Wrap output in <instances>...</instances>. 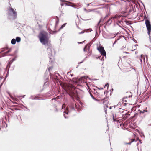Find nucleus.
<instances>
[{
    "label": "nucleus",
    "instance_id": "f257e3e1",
    "mask_svg": "<svg viewBox=\"0 0 151 151\" xmlns=\"http://www.w3.org/2000/svg\"><path fill=\"white\" fill-rule=\"evenodd\" d=\"M62 87L67 93L71 96H75V87L71 84H63Z\"/></svg>",
    "mask_w": 151,
    "mask_h": 151
},
{
    "label": "nucleus",
    "instance_id": "f03ea898",
    "mask_svg": "<svg viewBox=\"0 0 151 151\" xmlns=\"http://www.w3.org/2000/svg\"><path fill=\"white\" fill-rule=\"evenodd\" d=\"M38 37L40 42L42 44H48L49 38L47 33L45 32H41L39 34Z\"/></svg>",
    "mask_w": 151,
    "mask_h": 151
},
{
    "label": "nucleus",
    "instance_id": "7ed1b4c3",
    "mask_svg": "<svg viewBox=\"0 0 151 151\" xmlns=\"http://www.w3.org/2000/svg\"><path fill=\"white\" fill-rule=\"evenodd\" d=\"M8 18L9 19H15L17 17V12L12 8H10L8 12Z\"/></svg>",
    "mask_w": 151,
    "mask_h": 151
},
{
    "label": "nucleus",
    "instance_id": "20e7f679",
    "mask_svg": "<svg viewBox=\"0 0 151 151\" xmlns=\"http://www.w3.org/2000/svg\"><path fill=\"white\" fill-rule=\"evenodd\" d=\"M60 1L61 2H65V3H61L60 5L61 6H63L65 4L66 5L71 6L75 8H77L78 7L77 5H76L75 4L71 2H70L64 0H60Z\"/></svg>",
    "mask_w": 151,
    "mask_h": 151
},
{
    "label": "nucleus",
    "instance_id": "39448f33",
    "mask_svg": "<svg viewBox=\"0 0 151 151\" xmlns=\"http://www.w3.org/2000/svg\"><path fill=\"white\" fill-rule=\"evenodd\" d=\"M145 24L148 30V33L150 35L151 31V24L150 21L147 19L145 20Z\"/></svg>",
    "mask_w": 151,
    "mask_h": 151
},
{
    "label": "nucleus",
    "instance_id": "423d86ee",
    "mask_svg": "<svg viewBox=\"0 0 151 151\" xmlns=\"http://www.w3.org/2000/svg\"><path fill=\"white\" fill-rule=\"evenodd\" d=\"M108 99L109 98L107 97H105L104 98L102 99L101 100L102 103L104 104V107L105 109V111L106 112V108L108 107V104L109 102Z\"/></svg>",
    "mask_w": 151,
    "mask_h": 151
},
{
    "label": "nucleus",
    "instance_id": "0eeeda50",
    "mask_svg": "<svg viewBox=\"0 0 151 151\" xmlns=\"http://www.w3.org/2000/svg\"><path fill=\"white\" fill-rule=\"evenodd\" d=\"M97 50L103 56H106V53L104 47L102 46H99L97 48Z\"/></svg>",
    "mask_w": 151,
    "mask_h": 151
},
{
    "label": "nucleus",
    "instance_id": "6e6552de",
    "mask_svg": "<svg viewBox=\"0 0 151 151\" xmlns=\"http://www.w3.org/2000/svg\"><path fill=\"white\" fill-rule=\"evenodd\" d=\"M117 16L116 15L115 16L112 17L110 18H109L108 20L106 22V24L104 26V27H105L106 26L107 24H108V25L110 24L112 22V19H114L117 18Z\"/></svg>",
    "mask_w": 151,
    "mask_h": 151
},
{
    "label": "nucleus",
    "instance_id": "1a4fd4ad",
    "mask_svg": "<svg viewBox=\"0 0 151 151\" xmlns=\"http://www.w3.org/2000/svg\"><path fill=\"white\" fill-rule=\"evenodd\" d=\"M124 69L126 70H130L132 69V67L130 64L129 63H126L124 66Z\"/></svg>",
    "mask_w": 151,
    "mask_h": 151
},
{
    "label": "nucleus",
    "instance_id": "9d476101",
    "mask_svg": "<svg viewBox=\"0 0 151 151\" xmlns=\"http://www.w3.org/2000/svg\"><path fill=\"white\" fill-rule=\"evenodd\" d=\"M8 49L6 48H4L3 49V50H2V51H1V52L6 51V52L4 53V56L7 55V54L9 52H10L11 50L10 49H9L8 50L6 51Z\"/></svg>",
    "mask_w": 151,
    "mask_h": 151
},
{
    "label": "nucleus",
    "instance_id": "9b49d317",
    "mask_svg": "<svg viewBox=\"0 0 151 151\" xmlns=\"http://www.w3.org/2000/svg\"><path fill=\"white\" fill-rule=\"evenodd\" d=\"M79 80L80 81H85L86 80V78L85 76L81 77L79 78Z\"/></svg>",
    "mask_w": 151,
    "mask_h": 151
},
{
    "label": "nucleus",
    "instance_id": "f8f14e48",
    "mask_svg": "<svg viewBox=\"0 0 151 151\" xmlns=\"http://www.w3.org/2000/svg\"><path fill=\"white\" fill-rule=\"evenodd\" d=\"M140 60L141 61V62H142V60H143L144 62H145V58L144 56L143 55H141V58L140 59Z\"/></svg>",
    "mask_w": 151,
    "mask_h": 151
},
{
    "label": "nucleus",
    "instance_id": "ddd939ff",
    "mask_svg": "<svg viewBox=\"0 0 151 151\" xmlns=\"http://www.w3.org/2000/svg\"><path fill=\"white\" fill-rule=\"evenodd\" d=\"M69 113L68 109V107L66 108L65 111H64V113H65L67 114H68Z\"/></svg>",
    "mask_w": 151,
    "mask_h": 151
},
{
    "label": "nucleus",
    "instance_id": "4468645a",
    "mask_svg": "<svg viewBox=\"0 0 151 151\" xmlns=\"http://www.w3.org/2000/svg\"><path fill=\"white\" fill-rule=\"evenodd\" d=\"M16 40L14 39H12L11 41V43L12 44H15L16 43Z\"/></svg>",
    "mask_w": 151,
    "mask_h": 151
},
{
    "label": "nucleus",
    "instance_id": "2eb2a0df",
    "mask_svg": "<svg viewBox=\"0 0 151 151\" xmlns=\"http://www.w3.org/2000/svg\"><path fill=\"white\" fill-rule=\"evenodd\" d=\"M15 40L17 42H19L20 41L21 39L20 37H17L16 38V39Z\"/></svg>",
    "mask_w": 151,
    "mask_h": 151
},
{
    "label": "nucleus",
    "instance_id": "dca6fc26",
    "mask_svg": "<svg viewBox=\"0 0 151 151\" xmlns=\"http://www.w3.org/2000/svg\"><path fill=\"white\" fill-rule=\"evenodd\" d=\"M131 57V55H124L123 56V58H130Z\"/></svg>",
    "mask_w": 151,
    "mask_h": 151
},
{
    "label": "nucleus",
    "instance_id": "f3484780",
    "mask_svg": "<svg viewBox=\"0 0 151 151\" xmlns=\"http://www.w3.org/2000/svg\"><path fill=\"white\" fill-rule=\"evenodd\" d=\"M90 93L91 96L93 98V99L95 100H97V99L95 98L93 96L91 93Z\"/></svg>",
    "mask_w": 151,
    "mask_h": 151
},
{
    "label": "nucleus",
    "instance_id": "a211bd4d",
    "mask_svg": "<svg viewBox=\"0 0 151 151\" xmlns=\"http://www.w3.org/2000/svg\"><path fill=\"white\" fill-rule=\"evenodd\" d=\"M53 67L52 66L49 67V68H48V71L50 72V70H51V69H53Z\"/></svg>",
    "mask_w": 151,
    "mask_h": 151
},
{
    "label": "nucleus",
    "instance_id": "6ab92c4d",
    "mask_svg": "<svg viewBox=\"0 0 151 151\" xmlns=\"http://www.w3.org/2000/svg\"><path fill=\"white\" fill-rule=\"evenodd\" d=\"M84 11H86L87 12H89L91 11V10H87L86 8H84Z\"/></svg>",
    "mask_w": 151,
    "mask_h": 151
},
{
    "label": "nucleus",
    "instance_id": "aec40b11",
    "mask_svg": "<svg viewBox=\"0 0 151 151\" xmlns=\"http://www.w3.org/2000/svg\"><path fill=\"white\" fill-rule=\"evenodd\" d=\"M59 19H58V20H56V26L58 24V23H59Z\"/></svg>",
    "mask_w": 151,
    "mask_h": 151
},
{
    "label": "nucleus",
    "instance_id": "412c9836",
    "mask_svg": "<svg viewBox=\"0 0 151 151\" xmlns=\"http://www.w3.org/2000/svg\"><path fill=\"white\" fill-rule=\"evenodd\" d=\"M87 46L86 45L85 46V47L84 49V52L87 51Z\"/></svg>",
    "mask_w": 151,
    "mask_h": 151
},
{
    "label": "nucleus",
    "instance_id": "4be33fe9",
    "mask_svg": "<svg viewBox=\"0 0 151 151\" xmlns=\"http://www.w3.org/2000/svg\"><path fill=\"white\" fill-rule=\"evenodd\" d=\"M66 105L65 104H64L62 105V108H65V107Z\"/></svg>",
    "mask_w": 151,
    "mask_h": 151
},
{
    "label": "nucleus",
    "instance_id": "5701e85b",
    "mask_svg": "<svg viewBox=\"0 0 151 151\" xmlns=\"http://www.w3.org/2000/svg\"><path fill=\"white\" fill-rule=\"evenodd\" d=\"M11 98L14 101L15 100V99L16 98L12 96H11Z\"/></svg>",
    "mask_w": 151,
    "mask_h": 151
},
{
    "label": "nucleus",
    "instance_id": "b1692460",
    "mask_svg": "<svg viewBox=\"0 0 151 151\" xmlns=\"http://www.w3.org/2000/svg\"><path fill=\"white\" fill-rule=\"evenodd\" d=\"M113 121H117L116 120V119L115 118H114V115L113 116Z\"/></svg>",
    "mask_w": 151,
    "mask_h": 151
},
{
    "label": "nucleus",
    "instance_id": "393cba45",
    "mask_svg": "<svg viewBox=\"0 0 151 151\" xmlns=\"http://www.w3.org/2000/svg\"><path fill=\"white\" fill-rule=\"evenodd\" d=\"M147 108H146L145 110H144V112H149L147 109Z\"/></svg>",
    "mask_w": 151,
    "mask_h": 151
},
{
    "label": "nucleus",
    "instance_id": "a878e982",
    "mask_svg": "<svg viewBox=\"0 0 151 151\" xmlns=\"http://www.w3.org/2000/svg\"><path fill=\"white\" fill-rule=\"evenodd\" d=\"M131 140H132V141L131 142H130V144L131 143H132V142H133V141H135V139H132Z\"/></svg>",
    "mask_w": 151,
    "mask_h": 151
},
{
    "label": "nucleus",
    "instance_id": "bb28decb",
    "mask_svg": "<svg viewBox=\"0 0 151 151\" xmlns=\"http://www.w3.org/2000/svg\"><path fill=\"white\" fill-rule=\"evenodd\" d=\"M123 101H124L125 102H127V100H125V98H124L123 99Z\"/></svg>",
    "mask_w": 151,
    "mask_h": 151
},
{
    "label": "nucleus",
    "instance_id": "cd10ccee",
    "mask_svg": "<svg viewBox=\"0 0 151 151\" xmlns=\"http://www.w3.org/2000/svg\"><path fill=\"white\" fill-rule=\"evenodd\" d=\"M63 27H64L62 25L61 26V27L60 28V29H59V30H61V29H63Z\"/></svg>",
    "mask_w": 151,
    "mask_h": 151
},
{
    "label": "nucleus",
    "instance_id": "c85d7f7f",
    "mask_svg": "<svg viewBox=\"0 0 151 151\" xmlns=\"http://www.w3.org/2000/svg\"><path fill=\"white\" fill-rule=\"evenodd\" d=\"M119 40V39L118 38L116 40L115 42H114V44H113V45H114V44H115L116 42L118 40Z\"/></svg>",
    "mask_w": 151,
    "mask_h": 151
},
{
    "label": "nucleus",
    "instance_id": "c756f323",
    "mask_svg": "<svg viewBox=\"0 0 151 151\" xmlns=\"http://www.w3.org/2000/svg\"><path fill=\"white\" fill-rule=\"evenodd\" d=\"M109 84L108 83H107V84H106L105 85V86L107 87H109Z\"/></svg>",
    "mask_w": 151,
    "mask_h": 151
},
{
    "label": "nucleus",
    "instance_id": "7c9ffc66",
    "mask_svg": "<svg viewBox=\"0 0 151 151\" xmlns=\"http://www.w3.org/2000/svg\"><path fill=\"white\" fill-rule=\"evenodd\" d=\"M126 115H127L129 116L130 115L129 112H127L126 114Z\"/></svg>",
    "mask_w": 151,
    "mask_h": 151
},
{
    "label": "nucleus",
    "instance_id": "2f4dec72",
    "mask_svg": "<svg viewBox=\"0 0 151 151\" xmlns=\"http://www.w3.org/2000/svg\"><path fill=\"white\" fill-rule=\"evenodd\" d=\"M85 31H82L81 32H80L79 33V34H82V33H84V32H85Z\"/></svg>",
    "mask_w": 151,
    "mask_h": 151
},
{
    "label": "nucleus",
    "instance_id": "473e14b6",
    "mask_svg": "<svg viewBox=\"0 0 151 151\" xmlns=\"http://www.w3.org/2000/svg\"><path fill=\"white\" fill-rule=\"evenodd\" d=\"M64 116V117L65 118H68V116H65V114H63Z\"/></svg>",
    "mask_w": 151,
    "mask_h": 151
},
{
    "label": "nucleus",
    "instance_id": "72a5a7b5",
    "mask_svg": "<svg viewBox=\"0 0 151 151\" xmlns=\"http://www.w3.org/2000/svg\"><path fill=\"white\" fill-rule=\"evenodd\" d=\"M66 23H64V24H63V25H62V26H63V27H65L66 25Z\"/></svg>",
    "mask_w": 151,
    "mask_h": 151
},
{
    "label": "nucleus",
    "instance_id": "f704fd0d",
    "mask_svg": "<svg viewBox=\"0 0 151 151\" xmlns=\"http://www.w3.org/2000/svg\"><path fill=\"white\" fill-rule=\"evenodd\" d=\"M144 112H144V110H143V111H140V113H144Z\"/></svg>",
    "mask_w": 151,
    "mask_h": 151
},
{
    "label": "nucleus",
    "instance_id": "c9c22d12",
    "mask_svg": "<svg viewBox=\"0 0 151 151\" xmlns=\"http://www.w3.org/2000/svg\"><path fill=\"white\" fill-rule=\"evenodd\" d=\"M13 61H12V60H11L9 62V64H11L12 63Z\"/></svg>",
    "mask_w": 151,
    "mask_h": 151
},
{
    "label": "nucleus",
    "instance_id": "e433bc0d",
    "mask_svg": "<svg viewBox=\"0 0 151 151\" xmlns=\"http://www.w3.org/2000/svg\"><path fill=\"white\" fill-rule=\"evenodd\" d=\"M56 17V20H58V19H59V18H58V17H57V16H56V17Z\"/></svg>",
    "mask_w": 151,
    "mask_h": 151
},
{
    "label": "nucleus",
    "instance_id": "4c0bfd02",
    "mask_svg": "<svg viewBox=\"0 0 151 151\" xmlns=\"http://www.w3.org/2000/svg\"><path fill=\"white\" fill-rule=\"evenodd\" d=\"M18 100L16 98L15 99L14 101H18Z\"/></svg>",
    "mask_w": 151,
    "mask_h": 151
},
{
    "label": "nucleus",
    "instance_id": "58836bf2",
    "mask_svg": "<svg viewBox=\"0 0 151 151\" xmlns=\"http://www.w3.org/2000/svg\"><path fill=\"white\" fill-rule=\"evenodd\" d=\"M136 139H137L136 141H137V140H139V138L138 137H137V138H136Z\"/></svg>",
    "mask_w": 151,
    "mask_h": 151
},
{
    "label": "nucleus",
    "instance_id": "ea45409f",
    "mask_svg": "<svg viewBox=\"0 0 151 151\" xmlns=\"http://www.w3.org/2000/svg\"><path fill=\"white\" fill-rule=\"evenodd\" d=\"M87 4V6H89V4Z\"/></svg>",
    "mask_w": 151,
    "mask_h": 151
},
{
    "label": "nucleus",
    "instance_id": "a19ab883",
    "mask_svg": "<svg viewBox=\"0 0 151 151\" xmlns=\"http://www.w3.org/2000/svg\"><path fill=\"white\" fill-rule=\"evenodd\" d=\"M123 53H127V54H129V53H128V52H123Z\"/></svg>",
    "mask_w": 151,
    "mask_h": 151
},
{
    "label": "nucleus",
    "instance_id": "79ce46f5",
    "mask_svg": "<svg viewBox=\"0 0 151 151\" xmlns=\"http://www.w3.org/2000/svg\"><path fill=\"white\" fill-rule=\"evenodd\" d=\"M73 109H74V105H73Z\"/></svg>",
    "mask_w": 151,
    "mask_h": 151
},
{
    "label": "nucleus",
    "instance_id": "37998d69",
    "mask_svg": "<svg viewBox=\"0 0 151 151\" xmlns=\"http://www.w3.org/2000/svg\"><path fill=\"white\" fill-rule=\"evenodd\" d=\"M59 96H58L57 98H59Z\"/></svg>",
    "mask_w": 151,
    "mask_h": 151
},
{
    "label": "nucleus",
    "instance_id": "c03bdc74",
    "mask_svg": "<svg viewBox=\"0 0 151 151\" xmlns=\"http://www.w3.org/2000/svg\"><path fill=\"white\" fill-rule=\"evenodd\" d=\"M110 109H111V106L110 107Z\"/></svg>",
    "mask_w": 151,
    "mask_h": 151
},
{
    "label": "nucleus",
    "instance_id": "a18cd8bd",
    "mask_svg": "<svg viewBox=\"0 0 151 151\" xmlns=\"http://www.w3.org/2000/svg\"><path fill=\"white\" fill-rule=\"evenodd\" d=\"M89 29H88V30H89Z\"/></svg>",
    "mask_w": 151,
    "mask_h": 151
},
{
    "label": "nucleus",
    "instance_id": "49530a36",
    "mask_svg": "<svg viewBox=\"0 0 151 151\" xmlns=\"http://www.w3.org/2000/svg\"><path fill=\"white\" fill-rule=\"evenodd\" d=\"M14 103H15V104H17V103H16V102H14Z\"/></svg>",
    "mask_w": 151,
    "mask_h": 151
},
{
    "label": "nucleus",
    "instance_id": "de8ad7c7",
    "mask_svg": "<svg viewBox=\"0 0 151 151\" xmlns=\"http://www.w3.org/2000/svg\"><path fill=\"white\" fill-rule=\"evenodd\" d=\"M130 97V96H129V97Z\"/></svg>",
    "mask_w": 151,
    "mask_h": 151
}]
</instances>
